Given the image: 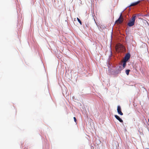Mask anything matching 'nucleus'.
<instances>
[{"label":"nucleus","mask_w":149,"mask_h":149,"mask_svg":"<svg viewBox=\"0 0 149 149\" xmlns=\"http://www.w3.org/2000/svg\"><path fill=\"white\" fill-rule=\"evenodd\" d=\"M112 67L115 69V70L112 71L115 74H117L120 73L121 71L123 69L120 65L116 64L113 65L112 66Z\"/></svg>","instance_id":"nucleus-1"},{"label":"nucleus","mask_w":149,"mask_h":149,"mask_svg":"<svg viewBox=\"0 0 149 149\" xmlns=\"http://www.w3.org/2000/svg\"><path fill=\"white\" fill-rule=\"evenodd\" d=\"M48 48L49 49L51 50V51L52 53H53H53L56 55H58V56H56L58 58V56H59L58 55H59L60 54V51L56 47H52V48L51 47H50V48L48 47Z\"/></svg>","instance_id":"nucleus-2"},{"label":"nucleus","mask_w":149,"mask_h":149,"mask_svg":"<svg viewBox=\"0 0 149 149\" xmlns=\"http://www.w3.org/2000/svg\"><path fill=\"white\" fill-rule=\"evenodd\" d=\"M136 18V16H134L130 19L127 24V25L129 27H131L134 24Z\"/></svg>","instance_id":"nucleus-3"},{"label":"nucleus","mask_w":149,"mask_h":149,"mask_svg":"<svg viewBox=\"0 0 149 149\" xmlns=\"http://www.w3.org/2000/svg\"><path fill=\"white\" fill-rule=\"evenodd\" d=\"M143 0H138L136 1H135V2H132L130 4V5L127 6L126 8H129V10H130V6H135L136 5H137V4H138V3H139L141 1H143Z\"/></svg>","instance_id":"nucleus-4"},{"label":"nucleus","mask_w":149,"mask_h":149,"mask_svg":"<svg viewBox=\"0 0 149 149\" xmlns=\"http://www.w3.org/2000/svg\"><path fill=\"white\" fill-rule=\"evenodd\" d=\"M131 57V54L130 52L127 53L124 57V60L126 61H128Z\"/></svg>","instance_id":"nucleus-5"},{"label":"nucleus","mask_w":149,"mask_h":149,"mask_svg":"<svg viewBox=\"0 0 149 149\" xmlns=\"http://www.w3.org/2000/svg\"><path fill=\"white\" fill-rule=\"evenodd\" d=\"M117 112L118 114L121 116L123 115V113L121 111V107L120 105H118L117 107Z\"/></svg>","instance_id":"nucleus-6"},{"label":"nucleus","mask_w":149,"mask_h":149,"mask_svg":"<svg viewBox=\"0 0 149 149\" xmlns=\"http://www.w3.org/2000/svg\"><path fill=\"white\" fill-rule=\"evenodd\" d=\"M116 119L118 120L120 122L123 123V121L122 118H121L119 116L117 115H114Z\"/></svg>","instance_id":"nucleus-7"},{"label":"nucleus","mask_w":149,"mask_h":149,"mask_svg":"<svg viewBox=\"0 0 149 149\" xmlns=\"http://www.w3.org/2000/svg\"><path fill=\"white\" fill-rule=\"evenodd\" d=\"M127 61H126L125 60H124V61H123L122 65L123 67V69L125 68V66L126 65Z\"/></svg>","instance_id":"nucleus-8"},{"label":"nucleus","mask_w":149,"mask_h":149,"mask_svg":"<svg viewBox=\"0 0 149 149\" xmlns=\"http://www.w3.org/2000/svg\"><path fill=\"white\" fill-rule=\"evenodd\" d=\"M118 22L120 23L122 21L121 19L120 18H118L115 21L114 24H116V23L117 22Z\"/></svg>","instance_id":"nucleus-9"},{"label":"nucleus","mask_w":149,"mask_h":149,"mask_svg":"<svg viewBox=\"0 0 149 149\" xmlns=\"http://www.w3.org/2000/svg\"><path fill=\"white\" fill-rule=\"evenodd\" d=\"M130 71V69H127L125 70V73L127 75H128L129 74V72Z\"/></svg>","instance_id":"nucleus-10"},{"label":"nucleus","mask_w":149,"mask_h":149,"mask_svg":"<svg viewBox=\"0 0 149 149\" xmlns=\"http://www.w3.org/2000/svg\"><path fill=\"white\" fill-rule=\"evenodd\" d=\"M127 8H126L120 13L119 16V18H120V19H121V16H122V13Z\"/></svg>","instance_id":"nucleus-11"},{"label":"nucleus","mask_w":149,"mask_h":149,"mask_svg":"<svg viewBox=\"0 0 149 149\" xmlns=\"http://www.w3.org/2000/svg\"><path fill=\"white\" fill-rule=\"evenodd\" d=\"M77 19L78 22L81 25H82V22L81 20L78 18L77 17Z\"/></svg>","instance_id":"nucleus-12"},{"label":"nucleus","mask_w":149,"mask_h":149,"mask_svg":"<svg viewBox=\"0 0 149 149\" xmlns=\"http://www.w3.org/2000/svg\"><path fill=\"white\" fill-rule=\"evenodd\" d=\"M58 1L55 0H54V1H53L54 5H56L57 4V3H58Z\"/></svg>","instance_id":"nucleus-13"},{"label":"nucleus","mask_w":149,"mask_h":149,"mask_svg":"<svg viewBox=\"0 0 149 149\" xmlns=\"http://www.w3.org/2000/svg\"><path fill=\"white\" fill-rule=\"evenodd\" d=\"M121 35L124 37V38H125V39H127V36H126L125 35L124 33H122Z\"/></svg>","instance_id":"nucleus-14"},{"label":"nucleus","mask_w":149,"mask_h":149,"mask_svg":"<svg viewBox=\"0 0 149 149\" xmlns=\"http://www.w3.org/2000/svg\"><path fill=\"white\" fill-rule=\"evenodd\" d=\"M125 34L127 35V36L129 34V31H127V30H126L125 31Z\"/></svg>","instance_id":"nucleus-15"},{"label":"nucleus","mask_w":149,"mask_h":149,"mask_svg":"<svg viewBox=\"0 0 149 149\" xmlns=\"http://www.w3.org/2000/svg\"><path fill=\"white\" fill-rule=\"evenodd\" d=\"M73 118H74V122H75L76 123V124H77V119H76V118L75 117H74Z\"/></svg>","instance_id":"nucleus-16"},{"label":"nucleus","mask_w":149,"mask_h":149,"mask_svg":"<svg viewBox=\"0 0 149 149\" xmlns=\"http://www.w3.org/2000/svg\"><path fill=\"white\" fill-rule=\"evenodd\" d=\"M110 47V50L111 52V55H112V52H111V49H112V47Z\"/></svg>","instance_id":"nucleus-17"},{"label":"nucleus","mask_w":149,"mask_h":149,"mask_svg":"<svg viewBox=\"0 0 149 149\" xmlns=\"http://www.w3.org/2000/svg\"><path fill=\"white\" fill-rule=\"evenodd\" d=\"M149 16V14H146L144 15V16H146V17H148V16Z\"/></svg>","instance_id":"nucleus-18"},{"label":"nucleus","mask_w":149,"mask_h":149,"mask_svg":"<svg viewBox=\"0 0 149 149\" xmlns=\"http://www.w3.org/2000/svg\"><path fill=\"white\" fill-rule=\"evenodd\" d=\"M98 141L97 143H98L99 144L101 143V141L99 140H98Z\"/></svg>","instance_id":"nucleus-19"},{"label":"nucleus","mask_w":149,"mask_h":149,"mask_svg":"<svg viewBox=\"0 0 149 149\" xmlns=\"http://www.w3.org/2000/svg\"><path fill=\"white\" fill-rule=\"evenodd\" d=\"M94 148V147L93 146H91V149H93Z\"/></svg>","instance_id":"nucleus-20"},{"label":"nucleus","mask_w":149,"mask_h":149,"mask_svg":"<svg viewBox=\"0 0 149 149\" xmlns=\"http://www.w3.org/2000/svg\"><path fill=\"white\" fill-rule=\"evenodd\" d=\"M74 21H76V18H75L74 19Z\"/></svg>","instance_id":"nucleus-21"},{"label":"nucleus","mask_w":149,"mask_h":149,"mask_svg":"<svg viewBox=\"0 0 149 149\" xmlns=\"http://www.w3.org/2000/svg\"><path fill=\"white\" fill-rule=\"evenodd\" d=\"M62 93L64 95V91L63 92L62 91Z\"/></svg>","instance_id":"nucleus-22"},{"label":"nucleus","mask_w":149,"mask_h":149,"mask_svg":"<svg viewBox=\"0 0 149 149\" xmlns=\"http://www.w3.org/2000/svg\"><path fill=\"white\" fill-rule=\"evenodd\" d=\"M86 27H88V26H87V24H86Z\"/></svg>","instance_id":"nucleus-23"},{"label":"nucleus","mask_w":149,"mask_h":149,"mask_svg":"<svg viewBox=\"0 0 149 149\" xmlns=\"http://www.w3.org/2000/svg\"><path fill=\"white\" fill-rule=\"evenodd\" d=\"M110 47H112L111 44H110Z\"/></svg>","instance_id":"nucleus-24"},{"label":"nucleus","mask_w":149,"mask_h":149,"mask_svg":"<svg viewBox=\"0 0 149 149\" xmlns=\"http://www.w3.org/2000/svg\"><path fill=\"white\" fill-rule=\"evenodd\" d=\"M147 50H148V47H147Z\"/></svg>","instance_id":"nucleus-25"},{"label":"nucleus","mask_w":149,"mask_h":149,"mask_svg":"<svg viewBox=\"0 0 149 149\" xmlns=\"http://www.w3.org/2000/svg\"><path fill=\"white\" fill-rule=\"evenodd\" d=\"M84 47V48H85L86 49V47Z\"/></svg>","instance_id":"nucleus-26"},{"label":"nucleus","mask_w":149,"mask_h":149,"mask_svg":"<svg viewBox=\"0 0 149 149\" xmlns=\"http://www.w3.org/2000/svg\"><path fill=\"white\" fill-rule=\"evenodd\" d=\"M111 33H112V32H111Z\"/></svg>","instance_id":"nucleus-27"}]
</instances>
